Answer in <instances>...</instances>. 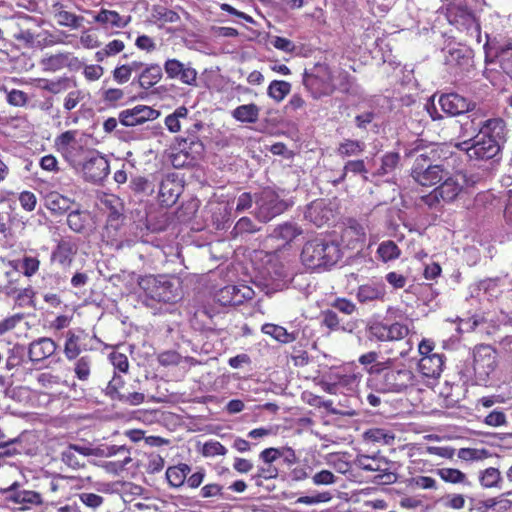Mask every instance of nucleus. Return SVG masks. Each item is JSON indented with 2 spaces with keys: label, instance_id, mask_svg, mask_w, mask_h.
I'll return each mask as SVG.
<instances>
[{
  "label": "nucleus",
  "instance_id": "obj_1",
  "mask_svg": "<svg viewBox=\"0 0 512 512\" xmlns=\"http://www.w3.org/2000/svg\"><path fill=\"white\" fill-rule=\"evenodd\" d=\"M464 137H471L474 142L466 148L470 159L488 160L499 154L506 142L507 128L501 118L486 119L481 110L469 114L461 125Z\"/></svg>",
  "mask_w": 512,
  "mask_h": 512
},
{
  "label": "nucleus",
  "instance_id": "obj_2",
  "mask_svg": "<svg viewBox=\"0 0 512 512\" xmlns=\"http://www.w3.org/2000/svg\"><path fill=\"white\" fill-rule=\"evenodd\" d=\"M138 285L146 297L157 302L175 303L181 298L180 283L174 277L145 275L140 277Z\"/></svg>",
  "mask_w": 512,
  "mask_h": 512
},
{
  "label": "nucleus",
  "instance_id": "obj_3",
  "mask_svg": "<svg viewBox=\"0 0 512 512\" xmlns=\"http://www.w3.org/2000/svg\"><path fill=\"white\" fill-rule=\"evenodd\" d=\"M482 8L469 3L453 2L448 7V20L457 29L474 38L477 43H481V25L476 13L482 11Z\"/></svg>",
  "mask_w": 512,
  "mask_h": 512
},
{
  "label": "nucleus",
  "instance_id": "obj_4",
  "mask_svg": "<svg viewBox=\"0 0 512 512\" xmlns=\"http://www.w3.org/2000/svg\"><path fill=\"white\" fill-rule=\"evenodd\" d=\"M78 130H67L59 134L54 140V147L63 159L74 169H78L80 161L93 149L82 143L78 138Z\"/></svg>",
  "mask_w": 512,
  "mask_h": 512
},
{
  "label": "nucleus",
  "instance_id": "obj_5",
  "mask_svg": "<svg viewBox=\"0 0 512 512\" xmlns=\"http://www.w3.org/2000/svg\"><path fill=\"white\" fill-rule=\"evenodd\" d=\"M254 201L256 204V217L264 223L280 215L287 208L286 203L269 187L256 193Z\"/></svg>",
  "mask_w": 512,
  "mask_h": 512
},
{
  "label": "nucleus",
  "instance_id": "obj_6",
  "mask_svg": "<svg viewBox=\"0 0 512 512\" xmlns=\"http://www.w3.org/2000/svg\"><path fill=\"white\" fill-rule=\"evenodd\" d=\"M472 355L475 380L484 385L496 369V351L489 345H479L473 349Z\"/></svg>",
  "mask_w": 512,
  "mask_h": 512
},
{
  "label": "nucleus",
  "instance_id": "obj_7",
  "mask_svg": "<svg viewBox=\"0 0 512 512\" xmlns=\"http://www.w3.org/2000/svg\"><path fill=\"white\" fill-rule=\"evenodd\" d=\"M77 170L82 173L85 181L99 183L108 176L110 165L106 157L93 149L80 161Z\"/></svg>",
  "mask_w": 512,
  "mask_h": 512
},
{
  "label": "nucleus",
  "instance_id": "obj_8",
  "mask_svg": "<svg viewBox=\"0 0 512 512\" xmlns=\"http://www.w3.org/2000/svg\"><path fill=\"white\" fill-rule=\"evenodd\" d=\"M449 173L441 165H432L430 159L421 154L415 159L411 176L422 186H432L443 180Z\"/></svg>",
  "mask_w": 512,
  "mask_h": 512
},
{
  "label": "nucleus",
  "instance_id": "obj_9",
  "mask_svg": "<svg viewBox=\"0 0 512 512\" xmlns=\"http://www.w3.org/2000/svg\"><path fill=\"white\" fill-rule=\"evenodd\" d=\"M105 393L111 400H117L131 406L140 405L145 401L144 393L131 390L124 378L116 373L109 381Z\"/></svg>",
  "mask_w": 512,
  "mask_h": 512
},
{
  "label": "nucleus",
  "instance_id": "obj_10",
  "mask_svg": "<svg viewBox=\"0 0 512 512\" xmlns=\"http://www.w3.org/2000/svg\"><path fill=\"white\" fill-rule=\"evenodd\" d=\"M255 297L252 287L240 285H227L215 293V301L221 306H239Z\"/></svg>",
  "mask_w": 512,
  "mask_h": 512
},
{
  "label": "nucleus",
  "instance_id": "obj_11",
  "mask_svg": "<svg viewBox=\"0 0 512 512\" xmlns=\"http://www.w3.org/2000/svg\"><path fill=\"white\" fill-rule=\"evenodd\" d=\"M354 464L365 471L381 472L377 478L383 484L394 483L397 479L396 474L389 471L390 462L383 457L358 455Z\"/></svg>",
  "mask_w": 512,
  "mask_h": 512
},
{
  "label": "nucleus",
  "instance_id": "obj_12",
  "mask_svg": "<svg viewBox=\"0 0 512 512\" xmlns=\"http://www.w3.org/2000/svg\"><path fill=\"white\" fill-rule=\"evenodd\" d=\"M322 390L328 394V396L322 395V408L327 413L341 416L351 414L348 398L344 393L339 392L340 387L338 384H324L322 382Z\"/></svg>",
  "mask_w": 512,
  "mask_h": 512
},
{
  "label": "nucleus",
  "instance_id": "obj_13",
  "mask_svg": "<svg viewBox=\"0 0 512 512\" xmlns=\"http://www.w3.org/2000/svg\"><path fill=\"white\" fill-rule=\"evenodd\" d=\"M78 250L79 246L74 238L71 236L61 237L51 252L50 261L63 269L70 268Z\"/></svg>",
  "mask_w": 512,
  "mask_h": 512
},
{
  "label": "nucleus",
  "instance_id": "obj_14",
  "mask_svg": "<svg viewBox=\"0 0 512 512\" xmlns=\"http://www.w3.org/2000/svg\"><path fill=\"white\" fill-rule=\"evenodd\" d=\"M159 115L160 112L150 106L137 105L133 108L121 111L118 119L122 125L132 127L141 125L147 121L155 120Z\"/></svg>",
  "mask_w": 512,
  "mask_h": 512
},
{
  "label": "nucleus",
  "instance_id": "obj_15",
  "mask_svg": "<svg viewBox=\"0 0 512 512\" xmlns=\"http://www.w3.org/2000/svg\"><path fill=\"white\" fill-rule=\"evenodd\" d=\"M89 335L84 330L69 329L65 333V341L63 345V353L68 361L76 360L83 351L91 348L87 346L86 340Z\"/></svg>",
  "mask_w": 512,
  "mask_h": 512
},
{
  "label": "nucleus",
  "instance_id": "obj_16",
  "mask_svg": "<svg viewBox=\"0 0 512 512\" xmlns=\"http://www.w3.org/2000/svg\"><path fill=\"white\" fill-rule=\"evenodd\" d=\"M415 375L408 368L394 369L384 374L383 385L386 391L401 392L415 384Z\"/></svg>",
  "mask_w": 512,
  "mask_h": 512
},
{
  "label": "nucleus",
  "instance_id": "obj_17",
  "mask_svg": "<svg viewBox=\"0 0 512 512\" xmlns=\"http://www.w3.org/2000/svg\"><path fill=\"white\" fill-rule=\"evenodd\" d=\"M369 330L370 334L379 341L401 340L409 334V328L398 322L391 325L377 322L372 324Z\"/></svg>",
  "mask_w": 512,
  "mask_h": 512
},
{
  "label": "nucleus",
  "instance_id": "obj_18",
  "mask_svg": "<svg viewBox=\"0 0 512 512\" xmlns=\"http://www.w3.org/2000/svg\"><path fill=\"white\" fill-rule=\"evenodd\" d=\"M386 285L381 280H370L360 285L356 292V299L361 304L384 302L386 298Z\"/></svg>",
  "mask_w": 512,
  "mask_h": 512
},
{
  "label": "nucleus",
  "instance_id": "obj_19",
  "mask_svg": "<svg viewBox=\"0 0 512 512\" xmlns=\"http://www.w3.org/2000/svg\"><path fill=\"white\" fill-rule=\"evenodd\" d=\"M341 238L336 231L325 234L322 239V267H331L341 259Z\"/></svg>",
  "mask_w": 512,
  "mask_h": 512
},
{
  "label": "nucleus",
  "instance_id": "obj_20",
  "mask_svg": "<svg viewBox=\"0 0 512 512\" xmlns=\"http://www.w3.org/2000/svg\"><path fill=\"white\" fill-rule=\"evenodd\" d=\"M81 65L79 59L70 52L52 54L40 60L42 71L50 73L60 71L65 67L79 68Z\"/></svg>",
  "mask_w": 512,
  "mask_h": 512
},
{
  "label": "nucleus",
  "instance_id": "obj_21",
  "mask_svg": "<svg viewBox=\"0 0 512 512\" xmlns=\"http://www.w3.org/2000/svg\"><path fill=\"white\" fill-rule=\"evenodd\" d=\"M463 176L457 175L454 177H448L443 179L444 181L433 190L429 197L439 201L440 199L445 202L453 201L461 192L463 185L460 180H463Z\"/></svg>",
  "mask_w": 512,
  "mask_h": 512
},
{
  "label": "nucleus",
  "instance_id": "obj_22",
  "mask_svg": "<svg viewBox=\"0 0 512 512\" xmlns=\"http://www.w3.org/2000/svg\"><path fill=\"white\" fill-rule=\"evenodd\" d=\"M438 103L442 111L449 116H456L472 110V103L456 93L441 95Z\"/></svg>",
  "mask_w": 512,
  "mask_h": 512
},
{
  "label": "nucleus",
  "instance_id": "obj_23",
  "mask_svg": "<svg viewBox=\"0 0 512 512\" xmlns=\"http://www.w3.org/2000/svg\"><path fill=\"white\" fill-rule=\"evenodd\" d=\"M57 343L49 337H41L29 344L28 357L33 363H39L51 357L57 350Z\"/></svg>",
  "mask_w": 512,
  "mask_h": 512
},
{
  "label": "nucleus",
  "instance_id": "obj_24",
  "mask_svg": "<svg viewBox=\"0 0 512 512\" xmlns=\"http://www.w3.org/2000/svg\"><path fill=\"white\" fill-rule=\"evenodd\" d=\"M93 21L105 29H123L131 22L130 15H120L115 10L101 8L94 16Z\"/></svg>",
  "mask_w": 512,
  "mask_h": 512
},
{
  "label": "nucleus",
  "instance_id": "obj_25",
  "mask_svg": "<svg viewBox=\"0 0 512 512\" xmlns=\"http://www.w3.org/2000/svg\"><path fill=\"white\" fill-rule=\"evenodd\" d=\"M8 495L6 499L19 505L20 510H29L34 506L42 504L40 493L32 490H14L13 486L5 491Z\"/></svg>",
  "mask_w": 512,
  "mask_h": 512
},
{
  "label": "nucleus",
  "instance_id": "obj_26",
  "mask_svg": "<svg viewBox=\"0 0 512 512\" xmlns=\"http://www.w3.org/2000/svg\"><path fill=\"white\" fill-rule=\"evenodd\" d=\"M445 64L450 67H465L471 61V50L461 44H449L444 50Z\"/></svg>",
  "mask_w": 512,
  "mask_h": 512
},
{
  "label": "nucleus",
  "instance_id": "obj_27",
  "mask_svg": "<svg viewBox=\"0 0 512 512\" xmlns=\"http://www.w3.org/2000/svg\"><path fill=\"white\" fill-rule=\"evenodd\" d=\"M44 205L52 215L62 216L70 211L75 205V201L57 191H51L44 197Z\"/></svg>",
  "mask_w": 512,
  "mask_h": 512
},
{
  "label": "nucleus",
  "instance_id": "obj_28",
  "mask_svg": "<svg viewBox=\"0 0 512 512\" xmlns=\"http://www.w3.org/2000/svg\"><path fill=\"white\" fill-rule=\"evenodd\" d=\"M181 191L182 186L180 183L176 179L167 176L160 183L158 200L161 205L170 207L177 202Z\"/></svg>",
  "mask_w": 512,
  "mask_h": 512
},
{
  "label": "nucleus",
  "instance_id": "obj_29",
  "mask_svg": "<svg viewBox=\"0 0 512 512\" xmlns=\"http://www.w3.org/2000/svg\"><path fill=\"white\" fill-rule=\"evenodd\" d=\"M92 448L82 447L76 444H70L61 454V459L67 466L78 469L84 467V459L86 456H90Z\"/></svg>",
  "mask_w": 512,
  "mask_h": 512
},
{
  "label": "nucleus",
  "instance_id": "obj_30",
  "mask_svg": "<svg viewBox=\"0 0 512 512\" xmlns=\"http://www.w3.org/2000/svg\"><path fill=\"white\" fill-rule=\"evenodd\" d=\"M444 360L441 354L421 357L418 370L423 377L436 379L443 371Z\"/></svg>",
  "mask_w": 512,
  "mask_h": 512
},
{
  "label": "nucleus",
  "instance_id": "obj_31",
  "mask_svg": "<svg viewBox=\"0 0 512 512\" xmlns=\"http://www.w3.org/2000/svg\"><path fill=\"white\" fill-rule=\"evenodd\" d=\"M302 264L309 270H316L320 267V241L315 238L307 241L302 249Z\"/></svg>",
  "mask_w": 512,
  "mask_h": 512
},
{
  "label": "nucleus",
  "instance_id": "obj_32",
  "mask_svg": "<svg viewBox=\"0 0 512 512\" xmlns=\"http://www.w3.org/2000/svg\"><path fill=\"white\" fill-rule=\"evenodd\" d=\"M162 68L158 64H149L141 70L137 77L138 85L145 90L154 87L162 79Z\"/></svg>",
  "mask_w": 512,
  "mask_h": 512
},
{
  "label": "nucleus",
  "instance_id": "obj_33",
  "mask_svg": "<svg viewBox=\"0 0 512 512\" xmlns=\"http://www.w3.org/2000/svg\"><path fill=\"white\" fill-rule=\"evenodd\" d=\"M75 206L77 207L72 208L67 215V225L72 231L82 233L90 225L91 216L87 210H81L79 204Z\"/></svg>",
  "mask_w": 512,
  "mask_h": 512
},
{
  "label": "nucleus",
  "instance_id": "obj_34",
  "mask_svg": "<svg viewBox=\"0 0 512 512\" xmlns=\"http://www.w3.org/2000/svg\"><path fill=\"white\" fill-rule=\"evenodd\" d=\"M191 472V467L186 463H179L169 466L166 470V479L170 487L180 488L185 484L187 476Z\"/></svg>",
  "mask_w": 512,
  "mask_h": 512
},
{
  "label": "nucleus",
  "instance_id": "obj_35",
  "mask_svg": "<svg viewBox=\"0 0 512 512\" xmlns=\"http://www.w3.org/2000/svg\"><path fill=\"white\" fill-rule=\"evenodd\" d=\"M362 437L365 442L378 445H391L395 440V434L392 430L378 427L366 430Z\"/></svg>",
  "mask_w": 512,
  "mask_h": 512
},
{
  "label": "nucleus",
  "instance_id": "obj_36",
  "mask_svg": "<svg viewBox=\"0 0 512 512\" xmlns=\"http://www.w3.org/2000/svg\"><path fill=\"white\" fill-rule=\"evenodd\" d=\"M303 85L313 98L318 99L320 97V68L318 63L310 69H305Z\"/></svg>",
  "mask_w": 512,
  "mask_h": 512
},
{
  "label": "nucleus",
  "instance_id": "obj_37",
  "mask_svg": "<svg viewBox=\"0 0 512 512\" xmlns=\"http://www.w3.org/2000/svg\"><path fill=\"white\" fill-rule=\"evenodd\" d=\"M260 108L254 104H244L237 106L232 111V117L242 123H255L259 119Z\"/></svg>",
  "mask_w": 512,
  "mask_h": 512
},
{
  "label": "nucleus",
  "instance_id": "obj_38",
  "mask_svg": "<svg viewBox=\"0 0 512 512\" xmlns=\"http://www.w3.org/2000/svg\"><path fill=\"white\" fill-rule=\"evenodd\" d=\"M53 7L55 8L54 17L60 26L70 27L73 29L80 27L83 17L64 10L63 5L60 3L54 4Z\"/></svg>",
  "mask_w": 512,
  "mask_h": 512
},
{
  "label": "nucleus",
  "instance_id": "obj_39",
  "mask_svg": "<svg viewBox=\"0 0 512 512\" xmlns=\"http://www.w3.org/2000/svg\"><path fill=\"white\" fill-rule=\"evenodd\" d=\"M71 86V80L68 77H60L54 80L39 79L38 87L52 94H59L68 90Z\"/></svg>",
  "mask_w": 512,
  "mask_h": 512
},
{
  "label": "nucleus",
  "instance_id": "obj_40",
  "mask_svg": "<svg viewBox=\"0 0 512 512\" xmlns=\"http://www.w3.org/2000/svg\"><path fill=\"white\" fill-rule=\"evenodd\" d=\"M479 482L483 488H501V472L494 467L479 472Z\"/></svg>",
  "mask_w": 512,
  "mask_h": 512
},
{
  "label": "nucleus",
  "instance_id": "obj_41",
  "mask_svg": "<svg viewBox=\"0 0 512 512\" xmlns=\"http://www.w3.org/2000/svg\"><path fill=\"white\" fill-rule=\"evenodd\" d=\"M188 109L185 106L178 107L172 114L165 118V126L171 133H177L181 130L182 121L188 119Z\"/></svg>",
  "mask_w": 512,
  "mask_h": 512
},
{
  "label": "nucleus",
  "instance_id": "obj_42",
  "mask_svg": "<svg viewBox=\"0 0 512 512\" xmlns=\"http://www.w3.org/2000/svg\"><path fill=\"white\" fill-rule=\"evenodd\" d=\"M93 360L89 355L78 357L74 363L75 377L79 381H88L92 372Z\"/></svg>",
  "mask_w": 512,
  "mask_h": 512
},
{
  "label": "nucleus",
  "instance_id": "obj_43",
  "mask_svg": "<svg viewBox=\"0 0 512 512\" xmlns=\"http://www.w3.org/2000/svg\"><path fill=\"white\" fill-rule=\"evenodd\" d=\"M130 448L125 445H101L96 448H92L91 455L100 457H126L128 458Z\"/></svg>",
  "mask_w": 512,
  "mask_h": 512
},
{
  "label": "nucleus",
  "instance_id": "obj_44",
  "mask_svg": "<svg viewBox=\"0 0 512 512\" xmlns=\"http://www.w3.org/2000/svg\"><path fill=\"white\" fill-rule=\"evenodd\" d=\"M261 331L281 343L286 344L294 340L292 334L288 333L284 327L276 324L266 323L262 326Z\"/></svg>",
  "mask_w": 512,
  "mask_h": 512
},
{
  "label": "nucleus",
  "instance_id": "obj_45",
  "mask_svg": "<svg viewBox=\"0 0 512 512\" xmlns=\"http://www.w3.org/2000/svg\"><path fill=\"white\" fill-rule=\"evenodd\" d=\"M291 84L283 80H273L267 89V94L276 102H281L290 93Z\"/></svg>",
  "mask_w": 512,
  "mask_h": 512
},
{
  "label": "nucleus",
  "instance_id": "obj_46",
  "mask_svg": "<svg viewBox=\"0 0 512 512\" xmlns=\"http://www.w3.org/2000/svg\"><path fill=\"white\" fill-rule=\"evenodd\" d=\"M203 499L231 500L232 498L224 491V486L219 483L205 484L199 493Z\"/></svg>",
  "mask_w": 512,
  "mask_h": 512
},
{
  "label": "nucleus",
  "instance_id": "obj_47",
  "mask_svg": "<svg viewBox=\"0 0 512 512\" xmlns=\"http://www.w3.org/2000/svg\"><path fill=\"white\" fill-rule=\"evenodd\" d=\"M439 477L448 483L469 485L466 474L455 468H441L437 470Z\"/></svg>",
  "mask_w": 512,
  "mask_h": 512
},
{
  "label": "nucleus",
  "instance_id": "obj_48",
  "mask_svg": "<svg viewBox=\"0 0 512 512\" xmlns=\"http://www.w3.org/2000/svg\"><path fill=\"white\" fill-rule=\"evenodd\" d=\"M152 17L162 25L165 23H176L180 21V16L176 11L162 6L154 7Z\"/></svg>",
  "mask_w": 512,
  "mask_h": 512
},
{
  "label": "nucleus",
  "instance_id": "obj_49",
  "mask_svg": "<svg viewBox=\"0 0 512 512\" xmlns=\"http://www.w3.org/2000/svg\"><path fill=\"white\" fill-rule=\"evenodd\" d=\"M377 253L383 262H388L400 256V249L395 242L388 240L379 245Z\"/></svg>",
  "mask_w": 512,
  "mask_h": 512
},
{
  "label": "nucleus",
  "instance_id": "obj_50",
  "mask_svg": "<svg viewBox=\"0 0 512 512\" xmlns=\"http://www.w3.org/2000/svg\"><path fill=\"white\" fill-rule=\"evenodd\" d=\"M275 237L282 239L286 243H290L293 241L298 235L301 234V231L298 227L292 223H284L279 225L275 230Z\"/></svg>",
  "mask_w": 512,
  "mask_h": 512
},
{
  "label": "nucleus",
  "instance_id": "obj_51",
  "mask_svg": "<svg viewBox=\"0 0 512 512\" xmlns=\"http://www.w3.org/2000/svg\"><path fill=\"white\" fill-rule=\"evenodd\" d=\"M325 460L327 465L341 474L346 473L350 468L349 463L345 460L344 455L339 453H329L325 456Z\"/></svg>",
  "mask_w": 512,
  "mask_h": 512
},
{
  "label": "nucleus",
  "instance_id": "obj_52",
  "mask_svg": "<svg viewBox=\"0 0 512 512\" xmlns=\"http://www.w3.org/2000/svg\"><path fill=\"white\" fill-rule=\"evenodd\" d=\"M400 160V156L396 152L385 154L381 160V166L377 171L378 175H386L394 171Z\"/></svg>",
  "mask_w": 512,
  "mask_h": 512
},
{
  "label": "nucleus",
  "instance_id": "obj_53",
  "mask_svg": "<svg viewBox=\"0 0 512 512\" xmlns=\"http://www.w3.org/2000/svg\"><path fill=\"white\" fill-rule=\"evenodd\" d=\"M365 145L363 142L356 140H345L338 148L342 156H356L364 151Z\"/></svg>",
  "mask_w": 512,
  "mask_h": 512
},
{
  "label": "nucleus",
  "instance_id": "obj_54",
  "mask_svg": "<svg viewBox=\"0 0 512 512\" xmlns=\"http://www.w3.org/2000/svg\"><path fill=\"white\" fill-rule=\"evenodd\" d=\"M204 457L224 456L227 453L226 447L216 440L206 441L201 451Z\"/></svg>",
  "mask_w": 512,
  "mask_h": 512
},
{
  "label": "nucleus",
  "instance_id": "obj_55",
  "mask_svg": "<svg viewBox=\"0 0 512 512\" xmlns=\"http://www.w3.org/2000/svg\"><path fill=\"white\" fill-rule=\"evenodd\" d=\"M485 28V37L488 39L490 34L497 31L502 26V17L499 13L490 12L483 20Z\"/></svg>",
  "mask_w": 512,
  "mask_h": 512
},
{
  "label": "nucleus",
  "instance_id": "obj_56",
  "mask_svg": "<svg viewBox=\"0 0 512 512\" xmlns=\"http://www.w3.org/2000/svg\"><path fill=\"white\" fill-rule=\"evenodd\" d=\"M132 461L131 457V450H129L128 458L126 457H119V459L114 461H106L102 467L111 474H119L122 472L125 467Z\"/></svg>",
  "mask_w": 512,
  "mask_h": 512
},
{
  "label": "nucleus",
  "instance_id": "obj_57",
  "mask_svg": "<svg viewBox=\"0 0 512 512\" xmlns=\"http://www.w3.org/2000/svg\"><path fill=\"white\" fill-rule=\"evenodd\" d=\"M101 98L107 105L115 107L124 98V91L120 88L102 89Z\"/></svg>",
  "mask_w": 512,
  "mask_h": 512
},
{
  "label": "nucleus",
  "instance_id": "obj_58",
  "mask_svg": "<svg viewBox=\"0 0 512 512\" xmlns=\"http://www.w3.org/2000/svg\"><path fill=\"white\" fill-rule=\"evenodd\" d=\"M40 267V260L38 257L25 255L21 260V270L26 277L35 275Z\"/></svg>",
  "mask_w": 512,
  "mask_h": 512
},
{
  "label": "nucleus",
  "instance_id": "obj_59",
  "mask_svg": "<svg viewBox=\"0 0 512 512\" xmlns=\"http://www.w3.org/2000/svg\"><path fill=\"white\" fill-rule=\"evenodd\" d=\"M327 75L328 80L330 81V84L327 87L322 86V94L325 92H330L333 89L337 88L341 85V79L343 78L342 73L338 69H330V68H324L322 67V77Z\"/></svg>",
  "mask_w": 512,
  "mask_h": 512
},
{
  "label": "nucleus",
  "instance_id": "obj_60",
  "mask_svg": "<svg viewBox=\"0 0 512 512\" xmlns=\"http://www.w3.org/2000/svg\"><path fill=\"white\" fill-rule=\"evenodd\" d=\"M348 172H351L353 174H366L367 170H366L364 161L363 160L348 161L344 166V169H343V172H342L340 178L337 181H334V183L342 181Z\"/></svg>",
  "mask_w": 512,
  "mask_h": 512
},
{
  "label": "nucleus",
  "instance_id": "obj_61",
  "mask_svg": "<svg viewBox=\"0 0 512 512\" xmlns=\"http://www.w3.org/2000/svg\"><path fill=\"white\" fill-rule=\"evenodd\" d=\"M490 427H501L507 424V417L501 410L491 411L483 420Z\"/></svg>",
  "mask_w": 512,
  "mask_h": 512
},
{
  "label": "nucleus",
  "instance_id": "obj_62",
  "mask_svg": "<svg viewBox=\"0 0 512 512\" xmlns=\"http://www.w3.org/2000/svg\"><path fill=\"white\" fill-rule=\"evenodd\" d=\"M157 359L162 366H177L181 362V355L177 351L168 350L160 353Z\"/></svg>",
  "mask_w": 512,
  "mask_h": 512
},
{
  "label": "nucleus",
  "instance_id": "obj_63",
  "mask_svg": "<svg viewBox=\"0 0 512 512\" xmlns=\"http://www.w3.org/2000/svg\"><path fill=\"white\" fill-rule=\"evenodd\" d=\"M109 359L115 369L126 373L129 369L128 357L124 353L113 351L109 354Z\"/></svg>",
  "mask_w": 512,
  "mask_h": 512
},
{
  "label": "nucleus",
  "instance_id": "obj_64",
  "mask_svg": "<svg viewBox=\"0 0 512 512\" xmlns=\"http://www.w3.org/2000/svg\"><path fill=\"white\" fill-rule=\"evenodd\" d=\"M19 202L25 211L32 212L36 208L37 198L31 191H22L19 195Z\"/></svg>",
  "mask_w": 512,
  "mask_h": 512
}]
</instances>
